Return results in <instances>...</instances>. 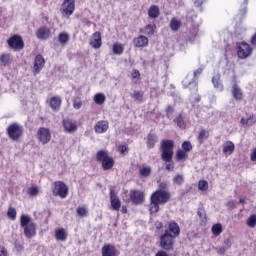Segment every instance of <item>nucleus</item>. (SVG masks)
<instances>
[{
    "instance_id": "nucleus-1",
    "label": "nucleus",
    "mask_w": 256,
    "mask_h": 256,
    "mask_svg": "<svg viewBox=\"0 0 256 256\" xmlns=\"http://www.w3.org/2000/svg\"><path fill=\"white\" fill-rule=\"evenodd\" d=\"M171 201V192H163L156 190L150 196V213H158L159 205H165Z\"/></svg>"
},
{
    "instance_id": "nucleus-2",
    "label": "nucleus",
    "mask_w": 256,
    "mask_h": 256,
    "mask_svg": "<svg viewBox=\"0 0 256 256\" xmlns=\"http://www.w3.org/2000/svg\"><path fill=\"white\" fill-rule=\"evenodd\" d=\"M175 142L173 140H162L160 144L161 159L165 163H171L173 161V149Z\"/></svg>"
},
{
    "instance_id": "nucleus-3",
    "label": "nucleus",
    "mask_w": 256,
    "mask_h": 256,
    "mask_svg": "<svg viewBox=\"0 0 256 256\" xmlns=\"http://www.w3.org/2000/svg\"><path fill=\"white\" fill-rule=\"evenodd\" d=\"M96 159L98 163H101L104 171H109V169H113L115 165V160L111 156H109V152L106 150H100L96 154Z\"/></svg>"
},
{
    "instance_id": "nucleus-4",
    "label": "nucleus",
    "mask_w": 256,
    "mask_h": 256,
    "mask_svg": "<svg viewBox=\"0 0 256 256\" xmlns=\"http://www.w3.org/2000/svg\"><path fill=\"white\" fill-rule=\"evenodd\" d=\"M175 247V238L171 236L169 230H165L163 234L160 235V248L163 251H173Z\"/></svg>"
},
{
    "instance_id": "nucleus-5",
    "label": "nucleus",
    "mask_w": 256,
    "mask_h": 256,
    "mask_svg": "<svg viewBox=\"0 0 256 256\" xmlns=\"http://www.w3.org/2000/svg\"><path fill=\"white\" fill-rule=\"evenodd\" d=\"M7 135L11 141H19L23 137V127L15 122L8 126Z\"/></svg>"
},
{
    "instance_id": "nucleus-6",
    "label": "nucleus",
    "mask_w": 256,
    "mask_h": 256,
    "mask_svg": "<svg viewBox=\"0 0 256 256\" xmlns=\"http://www.w3.org/2000/svg\"><path fill=\"white\" fill-rule=\"evenodd\" d=\"M52 193L54 197H60V199H66L69 195V187L62 181H56L52 186Z\"/></svg>"
},
{
    "instance_id": "nucleus-7",
    "label": "nucleus",
    "mask_w": 256,
    "mask_h": 256,
    "mask_svg": "<svg viewBox=\"0 0 256 256\" xmlns=\"http://www.w3.org/2000/svg\"><path fill=\"white\" fill-rule=\"evenodd\" d=\"M8 47L13 51H21L25 47V42H23V37L18 34H14L8 40Z\"/></svg>"
},
{
    "instance_id": "nucleus-8",
    "label": "nucleus",
    "mask_w": 256,
    "mask_h": 256,
    "mask_svg": "<svg viewBox=\"0 0 256 256\" xmlns=\"http://www.w3.org/2000/svg\"><path fill=\"white\" fill-rule=\"evenodd\" d=\"M201 73H203V68H198L196 71H194V78L192 79V81H189V76H187L186 79L182 81L183 87H189V89L197 91V79H199V75H201Z\"/></svg>"
},
{
    "instance_id": "nucleus-9",
    "label": "nucleus",
    "mask_w": 256,
    "mask_h": 256,
    "mask_svg": "<svg viewBox=\"0 0 256 256\" xmlns=\"http://www.w3.org/2000/svg\"><path fill=\"white\" fill-rule=\"evenodd\" d=\"M60 12L62 15H65V17H71L75 12V0H64Z\"/></svg>"
},
{
    "instance_id": "nucleus-10",
    "label": "nucleus",
    "mask_w": 256,
    "mask_h": 256,
    "mask_svg": "<svg viewBox=\"0 0 256 256\" xmlns=\"http://www.w3.org/2000/svg\"><path fill=\"white\" fill-rule=\"evenodd\" d=\"M251 46L247 42H242L238 44L237 55L239 59H247L251 55Z\"/></svg>"
},
{
    "instance_id": "nucleus-11",
    "label": "nucleus",
    "mask_w": 256,
    "mask_h": 256,
    "mask_svg": "<svg viewBox=\"0 0 256 256\" xmlns=\"http://www.w3.org/2000/svg\"><path fill=\"white\" fill-rule=\"evenodd\" d=\"M37 137L42 145H47L51 141V131L45 127H41L37 131Z\"/></svg>"
},
{
    "instance_id": "nucleus-12",
    "label": "nucleus",
    "mask_w": 256,
    "mask_h": 256,
    "mask_svg": "<svg viewBox=\"0 0 256 256\" xmlns=\"http://www.w3.org/2000/svg\"><path fill=\"white\" fill-rule=\"evenodd\" d=\"M130 199L134 205H141L145 201V193L141 190L130 191Z\"/></svg>"
},
{
    "instance_id": "nucleus-13",
    "label": "nucleus",
    "mask_w": 256,
    "mask_h": 256,
    "mask_svg": "<svg viewBox=\"0 0 256 256\" xmlns=\"http://www.w3.org/2000/svg\"><path fill=\"white\" fill-rule=\"evenodd\" d=\"M110 203L114 211L121 209V200L117 197V192L113 189L110 190Z\"/></svg>"
},
{
    "instance_id": "nucleus-14",
    "label": "nucleus",
    "mask_w": 256,
    "mask_h": 256,
    "mask_svg": "<svg viewBox=\"0 0 256 256\" xmlns=\"http://www.w3.org/2000/svg\"><path fill=\"white\" fill-rule=\"evenodd\" d=\"M62 125L66 133H75L77 131V122L71 119H64Z\"/></svg>"
},
{
    "instance_id": "nucleus-15",
    "label": "nucleus",
    "mask_w": 256,
    "mask_h": 256,
    "mask_svg": "<svg viewBox=\"0 0 256 256\" xmlns=\"http://www.w3.org/2000/svg\"><path fill=\"white\" fill-rule=\"evenodd\" d=\"M166 231H169L171 237H174V239H177L178 235H181V228L179 227V224L172 221L168 224V229Z\"/></svg>"
},
{
    "instance_id": "nucleus-16",
    "label": "nucleus",
    "mask_w": 256,
    "mask_h": 256,
    "mask_svg": "<svg viewBox=\"0 0 256 256\" xmlns=\"http://www.w3.org/2000/svg\"><path fill=\"white\" fill-rule=\"evenodd\" d=\"M45 67V58L42 55H37L34 60V72L41 73V70Z\"/></svg>"
},
{
    "instance_id": "nucleus-17",
    "label": "nucleus",
    "mask_w": 256,
    "mask_h": 256,
    "mask_svg": "<svg viewBox=\"0 0 256 256\" xmlns=\"http://www.w3.org/2000/svg\"><path fill=\"white\" fill-rule=\"evenodd\" d=\"M117 248L114 245L106 244L102 247V256H117Z\"/></svg>"
},
{
    "instance_id": "nucleus-18",
    "label": "nucleus",
    "mask_w": 256,
    "mask_h": 256,
    "mask_svg": "<svg viewBox=\"0 0 256 256\" xmlns=\"http://www.w3.org/2000/svg\"><path fill=\"white\" fill-rule=\"evenodd\" d=\"M102 44L101 32H95L90 40L91 47H93V49H100Z\"/></svg>"
},
{
    "instance_id": "nucleus-19",
    "label": "nucleus",
    "mask_w": 256,
    "mask_h": 256,
    "mask_svg": "<svg viewBox=\"0 0 256 256\" xmlns=\"http://www.w3.org/2000/svg\"><path fill=\"white\" fill-rule=\"evenodd\" d=\"M24 235L27 239H31L37 235V227L35 226V223L24 227Z\"/></svg>"
},
{
    "instance_id": "nucleus-20",
    "label": "nucleus",
    "mask_w": 256,
    "mask_h": 256,
    "mask_svg": "<svg viewBox=\"0 0 256 256\" xmlns=\"http://www.w3.org/2000/svg\"><path fill=\"white\" fill-rule=\"evenodd\" d=\"M134 47H147L149 45V38L140 35L133 40Z\"/></svg>"
},
{
    "instance_id": "nucleus-21",
    "label": "nucleus",
    "mask_w": 256,
    "mask_h": 256,
    "mask_svg": "<svg viewBox=\"0 0 256 256\" xmlns=\"http://www.w3.org/2000/svg\"><path fill=\"white\" fill-rule=\"evenodd\" d=\"M107 129H109V123L107 121H98L94 126L96 133H105Z\"/></svg>"
},
{
    "instance_id": "nucleus-22",
    "label": "nucleus",
    "mask_w": 256,
    "mask_h": 256,
    "mask_svg": "<svg viewBox=\"0 0 256 256\" xmlns=\"http://www.w3.org/2000/svg\"><path fill=\"white\" fill-rule=\"evenodd\" d=\"M49 35H51V31L47 27L39 28L36 31V36L38 39H42V40L49 39Z\"/></svg>"
},
{
    "instance_id": "nucleus-23",
    "label": "nucleus",
    "mask_w": 256,
    "mask_h": 256,
    "mask_svg": "<svg viewBox=\"0 0 256 256\" xmlns=\"http://www.w3.org/2000/svg\"><path fill=\"white\" fill-rule=\"evenodd\" d=\"M159 137L156 134H148L146 145L148 149H154Z\"/></svg>"
},
{
    "instance_id": "nucleus-24",
    "label": "nucleus",
    "mask_w": 256,
    "mask_h": 256,
    "mask_svg": "<svg viewBox=\"0 0 256 256\" xmlns=\"http://www.w3.org/2000/svg\"><path fill=\"white\" fill-rule=\"evenodd\" d=\"M232 96L236 101H241L243 99V90H241L237 84L232 86Z\"/></svg>"
},
{
    "instance_id": "nucleus-25",
    "label": "nucleus",
    "mask_w": 256,
    "mask_h": 256,
    "mask_svg": "<svg viewBox=\"0 0 256 256\" xmlns=\"http://www.w3.org/2000/svg\"><path fill=\"white\" fill-rule=\"evenodd\" d=\"M61 97L54 96L50 99V107L53 109V111H59L61 109Z\"/></svg>"
},
{
    "instance_id": "nucleus-26",
    "label": "nucleus",
    "mask_w": 256,
    "mask_h": 256,
    "mask_svg": "<svg viewBox=\"0 0 256 256\" xmlns=\"http://www.w3.org/2000/svg\"><path fill=\"white\" fill-rule=\"evenodd\" d=\"M241 123L244 127H253L256 123V116L252 114L248 118L242 117Z\"/></svg>"
},
{
    "instance_id": "nucleus-27",
    "label": "nucleus",
    "mask_w": 256,
    "mask_h": 256,
    "mask_svg": "<svg viewBox=\"0 0 256 256\" xmlns=\"http://www.w3.org/2000/svg\"><path fill=\"white\" fill-rule=\"evenodd\" d=\"M159 15H161L159 6H156V5L150 6V8L148 10V17H150V19H157V17H159Z\"/></svg>"
},
{
    "instance_id": "nucleus-28",
    "label": "nucleus",
    "mask_w": 256,
    "mask_h": 256,
    "mask_svg": "<svg viewBox=\"0 0 256 256\" xmlns=\"http://www.w3.org/2000/svg\"><path fill=\"white\" fill-rule=\"evenodd\" d=\"M233 151H235V144L231 141H227L223 145V153L224 155H232Z\"/></svg>"
},
{
    "instance_id": "nucleus-29",
    "label": "nucleus",
    "mask_w": 256,
    "mask_h": 256,
    "mask_svg": "<svg viewBox=\"0 0 256 256\" xmlns=\"http://www.w3.org/2000/svg\"><path fill=\"white\" fill-rule=\"evenodd\" d=\"M55 237L57 241H67V231L63 228L57 229L55 231Z\"/></svg>"
},
{
    "instance_id": "nucleus-30",
    "label": "nucleus",
    "mask_w": 256,
    "mask_h": 256,
    "mask_svg": "<svg viewBox=\"0 0 256 256\" xmlns=\"http://www.w3.org/2000/svg\"><path fill=\"white\" fill-rule=\"evenodd\" d=\"M34 223H33V221H31V216H29V215H22L21 217H20V225H21V227H27V226H29V225H33Z\"/></svg>"
},
{
    "instance_id": "nucleus-31",
    "label": "nucleus",
    "mask_w": 256,
    "mask_h": 256,
    "mask_svg": "<svg viewBox=\"0 0 256 256\" xmlns=\"http://www.w3.org/2000/svg\"><path fill=\"white\" fill-rule=\"evenodd\" d=\"M220 79H221V76L217 74L216 76H213L212 83L215 89H217L218 91H223V84H221Z\"/></svg>"
},
{
    "instance_id": "nucleus-32",
    "label": "nucleus",
    "mask_w": 256,
    "mask_h": 256,
    "mask_svg": "<svg viewBox=\"0 0 256 256\" xmlns=\"http://www.w3.org/2000/svg\"><path fill=\"white\" fill-rule=\"evenodd\" d=\"M220 79H221V76L217 74L216 76H213L212 83L215 89H217L218 91H223V84H221Z\"/></svg>"
},
{
    "instance_id": "nucleus-33",
    "label": "nucleus",
    "mask_w": 256,
    "mask_h": 256,
    "mask_svg": "<svg viewBox=\"0 0 256 256\" xmlns=\"http://www.w3.org/2000/svg\"><path fill=\"white\" fill-rule=\"evenodd\" d=\"M174 123H176L179 129H185L187 127V124H185V120L183 119V115L181 114L176 116V118L174 119Z\"/></svg>"
},
{
    "instance_id": "nucleus-34",
    "label": "nucleus",
    "mask_w": 256,
    "mask_h": 256,
    "mask_svg": "<svg viewBox=\"0 0 256 256\" xmlns=\"http://www.w3.org/2000/svg\"><path fill=\"white\" fill-rule=\"evenodd\" d=\"M11 63V55L9 54H2L0 55V65L2 67H7Z\"/></svg>"
},
{
    "instance_id": "nucleus-35",
    "label": "nucleus",
    "mask_w": 256,
    "mask_h": 256,
    "mask_svg": "<svg viewBox=\"0 0 256 256\" xmlns=\"http://www.w3.org/2000/svg\"><path fill=\"white\" fill-rule=\"evenodd\" d=\"M181 28V21L177 20V18H172L170 21V29L172 31L177 32Z\"/></svg>"
},
{
    "instance_id": "nucleus-36",
    "label": "nucleus",
    "mask_w": 256,
    "mask_h": 256,
    "mask_svg": "<svg viewBox=\"0 0 256 256\" xmlns=\"http://www.w3.org/2000/svg\"><path fill=\"white\" fill-rule=\"evenodd\" d=\"M78 217H87L89 215V210L85 206H79L76 209Z\"/></svg>"
},
{
    "instance_id": "nucleus-37",
    "label": "nucleus",
    "mask_w": 256,
    "mask_h": 256,
    "mask_svg": "<svg viewBox=\"0 0 256 256\" xmlns=\"http://www.w3.org/2000/svg\"><path fill=\"white\" fill-rule=\"evenodd\" d=\"M106 97L103 93H98L94 96V101L97 105H103L105 103Z\"/></svg>"
},
{
    "instance_id": "nucleus-38",
    "label": "nucleus",
    "mask_w": 256,
    "mask_h": 256,
    "mask_svg": "<svg viewBox=\"0 0 256 256\" xmlns=\"http://www.w3.org/2000/svg\"><path fill=\"white\" fill-rule=\"evenodd\" d=\"M143 95H144L143 91H134V93L132 94V98L137 103H141L143 101Z\"/></svg>"
},
{
    "instance_id": "nucleus-39",
    "label": "nucleus",
    "mask_w": 256,
    "mask_h": 256,
    "mask_svg": "<svg viewBox=\"0 0 256 256\" xmlns=\"http://www.w3.org/2000/svg\"><path fill=\"white\" fill-rule=\"evenodd\" d=\"M58 39H59V43H61L62 45H67V43H69V34L60 33L58 36Z\"/></svg>"
},
{
    "instance_id": "nucleus-40",
    "label": "nucleus",
    "mask_w": 256,
    "mask_h": 256,
    "mask_svg": "<svg viewBox=\"0 0 256 256\" xmlns=\"http://www.w3.org/2000/svg\"><path fill=\"white\" fill-rule=\"evenodd\" d=\"M212 233L213 235H221L223 233V226L221 224H214L212 226Z\"/></svg>"
},
{
    "instance_id": "nucleus-41",
    "label": "nucleus",
    "mask_w": 256,
    "mask_h": 256,
    "mask_svg": "<svg viewBox=\"0 0 256 256\" xmlns=\"http://www.w3.org/2000/svg\"><path fill=\"white\" fill-rule=\"evenodd\" d=\"M187 157H188V154H187V152H185V150H178L176 152V159L178 161H185V159H187Z\"/></svg>"
},
{
    "instance_id": "nucleus-42",
    "label": "nucleus",
    "mask_w": 256,
    "mask_h": 256,
    "mask_svg": "<svg viewBox=\"0 0 256 256\" xmlns=\"http://www.w3.org/2000/svg\"><path fill=\"white\" fill-rule=\"evenodd\" d=\"M113 54L114 55H122L123 54V45L116 43L113 45Z\"/></svg>"
},
{
    "instance_id": "nucleus-43",
    "label": "nucleus",
    "mask_w": 256,
    "mask_h": 256,
    "mask_svg": "<svg viewBox=\"0 0 256 256\" xmlns=\"http://www.w3.org/2000/svg\"><path fill=\"white\" fill-rule=\"evenodd\" d=\"M206 139H209V132H207V130H201L198 135L199 143H203Z\"/></svg>"
},
{
    "instance_id": "nucleus-44",
    "label": "nucleus",
    "mask_w": 256,
    "mask_h": 256,
    "mask_svg": "<svg viewBox=\"0 0 256 256\" xmlns=\"http://www.w3.org/2000/svg\"><path fill=\"white\" fill-rule=\"evenodd\" d=\"M155 29H157V26L154 24V25H151V24H148L146 25L145 27V33L146 35H155Z\"/></svg>"
},
{
    "instance_id": "nucleus-45",
    "label": "nucleus",
    "mask_w": 256,
    "mask_h": 256,
    "mask_svg": "<svg viewBox=\"0 0 256 256\" xmlns=\"http://www.w3.org/2000/svg\"><path fill=\"white\" fill-rule=\"evenodd\" d=\"M169 182H161L158 185V189L156 191H162L163 193H169Z\"/></svg>"
},
{
    "instance_id": "nucleus-46",
    "label": "nucleus",
    "mask_w": 256,
    "mask_h": 256,
    "mask_svg": "<svg viewBox=\"0 0 256 256\" xmlns=\"http://www.w3.org/2000/svg\"><path fill=\"white\" fill-rule=\"evenodd\" d=\"M247 225L250 227V229H255L256 227V215H251L247 220Z\"/></svg>"
},
{
    "instance_id": "nucleus-47",
    "label": "nucleus",
    "mask_w": 256,
    "mask_h": 256,
    "mask_svg": "<svg viewBox=\"0 0 256 256\" xmlns=\"http://www.w3.org/2000/svg\"><path fill=\"white\" fill-rule=\"evenodd\" d=\"M140 175L142 177H149L151 175V167L144 166V167L140 168Z\"/></svg>"
},
{
    "instance_id": "nucleus-48",
    "label": "nucleus",
    "mask_w": 256,
    "mask_h": 256,
    "mask_svg": "<svg viewBox=\"0 0 256 256\" xmlns=\"http://www.w3.org/2000/svg\"><path fill=\"white\" fill-rule=\"evenodd\" d=\"M198 189L200 191H207V189H209V183L206 180H200L198 183Z\"/></svg>"
},
{
    "instance_id": "nucleus-49",
    "label": "nucleus",
    "mask_w": 256,
    "mask_h": 256,
    "mask_svg": "<svg viewBox=\"0 0 256 256\" xmlns=\"http://www.w3.org/2000/svg\"><path fill=\"white\" fill-rule=\"evenodd\" d=\"M7 216L9 217V219H11L12 221H15V219H17V210H15V208H9L8 212H7Z\"/></svg>"
},
{
    "instance_id": "nucleus-50",
    "label": "nucleus",
    "mask_w": 256,
    "mask_h": 256,
    "mask_svg": "<svg viewBox=\"0 0 256 256\" xmlns=\"http://www.w3.org/2000/svg\"><path fill=\"white\" fill-rule=\"evenodd\" d=\"M182 149L184 152L189 153L193 150V145H191V142L185 141L182 143Z\"/></svg>"
},
{
    "instance_id": "nucleus-51",
    "label": "nucleus",
    "mask_w": 256,
    "mask_h": 256,
    "mask_svg": "<svg viewBox=\"0 0 256 256\" xmlns=\"http://www.w3.org/2000/svg\"><path fill=\"white\" fill-rule=\"evenodd\" d=\"M28 195L32 197H37L39 195V188L37 186H32L28 189Z\"/></svg>"
},
{
    "instance_id": "nucleus-52",
    "label": "nucleus",
    "mask_w": 256,
    "mask_h": 256,
    "mask_svg": "<svg viewBox=\"0 0 256 256\" xmlns=\"http://www.w3.org/2000/svg\"><path fill=\"white\" fill-rule=\"evenodd\" d=\"M173 181L176 185H181L182 183L185 182V179L183 178V175L178 174L173 178Z\"/></svg>"
},
{
    "instance_id": "nucleus-53",
    "label": "nucleus",
    "mask_w": 256,
    "mask_h": 256,
    "mask_svg": "<svg viewBox=\"0 0 256 256\" xmlns=\"http://www.w3.org/2000/svg\"><path fill=\"white\" fill-rule=\"evenodd\" d=\"M197 215L202 219V221L207 219V214L205 213V209L203 207L198 208Z\"/></svg>"
},
{
    "instance_id": "nucleus-54",
    "label": "nucleus",
    "mask_w": 256,
    "mask_h": 256,
    "mask_svg": "<svg viewBox=\"0 0 256 256\" xmlns=\"http://www.w3.org/2000/svg\"><path fill=\"white\" fill-rule=\"evenodd\" d=\"M73 107L74 109H81V107H83V102H81V98H75L73 100Z\"/></svg>"
},
{
    "instance_id": "nucleus-55",
    "label": "nucleus",
    "mask_w": 256,
    "mask_h": 256,
    "mask_svg": "<svg viewBox=\"0 0 256 256\" xmlns=\"http://www.w3.org/2000/svg\"><path fill=\"white\" fill-rule=\"evenodd\" d=\"M14 247H15V249H16V251H17L18 253H21V251H23V249H25V248L23 247V243L20 242L19 240H16V241L14 242Z\"/></svg>"
},
{
    "instance_id": "nucleus-56",
    "label": "nucleus",
    "mask_w": 256,
    "mask_h": 256,
    "mask_svg": "<svg viewBox=\"0 0 256 256\" xmlns=\"http://www.w3.org/2000/svg\"><path fill=\"white\" fill-rule=\"evenodd\" d=\"M173 113H175V109L173 108V106L169 105L166 108V116L168 119H171V117L173 116Z\"/></svg>"
},
{
    "instance_id": "nucleus-57",
    "label": "nucleus",
    "mask_w": 256,
    "mask_h": 256,
    "mask_svg": "<svg viewBox=\"0 0 256 256\" xmlns=\"http://www.w3.org/2000/svg\"><path fill=\"white\" fill-rule=\"evenodd\" d=\"M232 242H231V238H226L224 239V243H223V247H225L226 250L229 251V249H231L232 246Z\"/></svg>"
},
{
    "instance_id": "nucleus-58",
    "label": "nucleus",
    "mask_w": 256,
    "mask_h": 256,
    "mask_svg": "<svg viewBox=\"0 0 256 256\" xmlns=\"http://www.w3.org/2000/svg\"><path fill=\"white\" fill-rule=\"evenodd\" d=\"M216 251L218 255H225V253H227L228 250H226V248L222 246V247L216 248Z\"/></svg>"
},
{
    "instance_id": "nucleus-59",
    "label": "nucleus",
    "mask_w": 256,
    "mask_h": 256,
    "mask_svg": "<svg viewBox=\"0 0 256 256\" xmlns=\"http://www.w3.org/2000/svg\"><path fill=\"white\" fill-rule=\"evenodd\" d=\"M9 253L7 252V249L4 246H0V256H8Z\"/></svg>"
},
{
    "instance_id": "nucleus-60",
    "label": "nucleus",
    "mask_w": 256,
    "mask_h": 256,
    "mask_svg": "<svg viewBox=\"0 0 256 256\" xmlns=\"http://www.w3.org/2000/svg\"><path fill=\"white\" fill-rule=\"evenodd\" d=\"M140 75L139 70H134L132 72V79H139Z\"/></svg>"
},
{
    "instance_id": "nucleus-61",
    "label": "nucleus",
    "mask_w": 256,
    "mask_h": 256,
    "mask_svg": "<svg viewBox=\"0 0 256 256\" xmlns=\"http://www.w3.org/2000/svg\"><path fill=\"white\" fill-rule=\"evenodd\" d=\"M155 256H169V254H167V252L160 250L156 253Z\"/></svg>"
},
{
    "instance_id": "nucleus-62",
    "label": "nucleus",
    "mask_w": 256,
    "mask_h": 256,
    "mask_svg": "<svg viewBox=\"0 0 256 256\" xmlns=\"http://www.w3.org/2000/svg\"><path fill=\"white\" fill-rule=\"evenodd\" d=\"M251 161H256V148L254 149L253 153L251 154Z\"/></svg>"
},
{
    "instance_id": "nucleus-63",
    "label": "nucleus",
    "mask_w": 256,
    "mask_h": 256,
    "mask_svg": "<svg viewBox=\"0 0 256 256\" xmlns=\"http://www.w3.org/2000/svg\"><path fill=\"white\" fill-rule=\"evenodd\" d=\"M251 44L256 46V33L251 38Z\"/></svg>"
},
{
    "instance_id": "nucleus-64",
    "label": "nucleus",
    "mask_w": 256,
    "mask_h": 256,
    "mask_svg": "<svg viewBox=\"0 0 256 256\" xmlns=\"http://www.w3.org/2000/svg\"><path fill=\"white\" fill-rule=\"evenodd\" d=\"M127 146H121L120 147V153L124 154L127 151Z\"/></svg>"
}]
</instances>
